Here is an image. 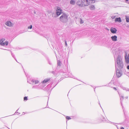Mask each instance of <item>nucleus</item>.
Masks as SVG:
<instances>
[{
	"label": "nucleus",
	"instance_id": "f704fd0d",
	"mask_svg": "<svg viewBox=\"0 0 129 129\" xmlns=\"http://www.w3.org/2000/svg\"><path fill=\"white\" fill-rule=\"evenodd\" d=\"M113 88H114V89L115 90H116V89H116V88H115V87H114Z\"/></svg>",
	"mask_w": 129,
	"mask_h": 129
},
{
	"label": "nucleus",
	"instance_id": "a19ab883",
	"mask_svg": "<svg viewBox=\"0 0 129 129\" xmlns=\"http://www.w3.org/2000/svg\"><path fill=\"white\" fill-rule=\"evenodd\" d=\"M7 127V128H8V127Z\"/></svg>",
	"mask_w": 129,
	"mask_h": 129
},
{
	"label": "nucleus",
	"instance_id": "e433bc0d",
	"mask_svg": "<svg viewBox=\"0 0 129 129\" xmlns=\"http://www.w3.org/2000/svg\"><path fill=\"white\" fill-rule=\"evenodd\" d=\"M49 63L50 64H51V62H49Z\"/></svg>",
	"mask_w": 129,
	"mask_h": 129
},
{
	"label": "nucleus",
	"instance_id": "0eeeda50",
	"mask_svg": "<svg viewBox=\"0 0 129 129\" xmlns=\"http://www.w3.org/2000/svg\"><path fill=\"white\" fill-rule=\"evenodd\" d=\"M111 32L113 34H115L117 31L116 29L115 28H111L110 29Z\"/></svg>",
	"mask_w": 129,
	"mask_h": 129
},
{
	"label": "nucleus",
	"instance_id": "b1692460",
	"mask_svg": "<svg viewBox=\"0 0 129 129\" xmlns=\"http://www.w3.org/2000/svg\"><path fill=\"white\" fill-rule=\"evenodd\" d=\"M64 42H65V46H67V41H66V40H65Z\"/></svg>",
	"mask_w": 129,
	"mask_h": 129
},
{
	"label": "nucleus",
	"instance_id": "f3484780",
	"mask_svg": "<svg viewBox=\"0 0 129 129\" xmlns=\"http://www.w3.org/2000/svg\"><path fill=\"white\" fill-rule=\"evenodd\" d=\"M125 19L126 21L127 22H129V17L127 16L125 17Z\"/></svg>",
	"mask_w": 129,
	"mask_h": 129
},
{
	"label": "nucleus",
	"instance_id": "2f4dec72",
	"mask_svg": "<svg viewBox=\"0 0 129 129\" xmlns=\"http://www.w3.org/2000/svg\"><path fill=\"white\" fill-rule=\"evenodd\" d=\"M19 109H18V110H17L16 111V112H15V113H18V112H17V111H18V110Z\"/></svg>",
	"mask_w": 129,
	"mask_h": 129
},
{
	"label": "nucleus",
	"instance_id": "1a4fd4ad",
	"mask_svg": "<svg viewBox=\"0 0 129 129\" xmlns=\"http://www.w3.org/2000/svg\"><path fill=\"white\" fill-rule=\"evenodd\" d=\"M89 8L91 10H93L95 9V7L93 5H91L89 6Z\"/></svg>",
	"mask_w": 129,
	"mask_h": 129
},
{
	"label": "nucleus",
	"instance_id": "f257e3e1",
	"mask_svg": "<svg viewBox=\"0 0 129 129\" xmlns=\"http://www.w3.org/2000/svg\"><path fill=\"white\" fill-rule=\"evenodd\" d=\"M117 66L118 68L120 69H121L123 68V62L120 56H118L117 57L116 59V63H115V66Z\"/></svg>",
	"mask_w": 129,
	"mask_h": 129
},
{
	"label": "nucleus",
	"instance_id": "f03ea898",
	"mask_svg": "<svg viewBox=\"0 0 129 129\" xmlns=\"http://www.w3.org/2000/svg\"><path fill=\"white\" fill-rule=\"evenodd\" d=\"M68 16L67 15L64 13L60 17L59 19L60 21L62 22H66L68 21Z\"/></svg>",
	"mask_w": 129,
	"mask_h": 129
},
{
	"label": "nucleus",
	"instance_id": "4468645a",
	"mask_svg": "<svg viewBox=\"0 0 129 129\" xmlns=\"http://www.w3.org/2000/svg\"><path fill=\"white\" fill-rule=\"evenodd\" d=\"M125 61L127 63H128L129 62V58L128 56H126L125 57Z\"/></svg>",
	"mask_w": 129,
	"mask_h": 129
},
{
	"label": "nucleus",
	"instance_id": "7c9ffc66",
	"mask_svg": "<svg viewBox=\"0 0 129 129\" xmlns=\"http://www.w3.org/2000/svg\"><path fill=\"white\" fill-rule=\"evenodd\" d=\"M80 23H83V21H82L81 20V22H80Z\"/></svg>",
	"mask_w": 129,
	"mask_h": 129
},
{
	"label": "nucleus",
	"instance_id": "f8f14e48",
	"mask_svg": "<svg viewBox=\"0 0 129 129\" xmlns=\"http://www.w3.org/2000/svg\"><path fill=\"white\" fill-rule=\"evenodd\" d=\"M87 0V2L86 1H85V2H82V4H85V3L86 4H88V5H90V0Z\"/></svg>",
	"mask_w": 129,
	"mask_h": 129
},
{
	"label": "nucleus",
	"instance_id": "6ab92c4d",
	"mask_svg": "<svg viewBox=\"0 0 129 129\" xmlns=\"http://www.w3.org/2000/svg\"><path fill=\"white\" fill-rule=\"evenodd\" d=\"M27 100V97L26 96L24 97V100Z\"/></svg>",
	"mask_w": 129,
	"mask_h": 129
},
{
	"label": "nucleus",
	"instance_id": "c03bdc74",
	"mask_svg": "<svg viewBox=\"0 0 129 129\" xmlns=\"http://www.w3.org/2000/svg\"><path fill=\"white\" fill-rule=\"evenodd\" d=\"M120 100H121V98H120Z\"/></svg>",
	"mask_w": 129,
	"mask_h": 129
},
{
	"label": "nucleus",
	"instance_id": "a211bd4d",
	"mask_svg": "<svg viewBox=\"0 0 129 129\" xmlns=\"http://www.w3.org/2000/svg\"><path fill=\"white\" fill-rule=\"evenodd\" d=\"M101 119L103 121H105L106 120V119L103 116H102Z\"/></svg>",
	"mask_w": 129,
	"mask_h": 129
},
{
	"label": "nucleus",
	"instance_id": "7ed1b4c3",
	"mask_svg": "<svg viewBox=\"0 0 129 129\" xmlns=\"http://www.w3.org/2000/svg\"><path fill=\"white\" fill-rule=\"evenodd\" d=\"M87 1V0H79L78 1L76 2V4L79 6L81 7H84L85 6H88V4H82V2H85V1Z\"/></svg>",
	"mask_w": 129,
	"mask_h": 129
},
{
	"label": "nucleus",
	"instance_id": "5701e85b",
	"mask_svg": "<svg viewBox=\"0 0 129 129\" xmlns=\"http://www.w3.org/2000/svg\"><path fill=\"white\" fill-rule=\"evenodd\" d=\"M32 26L31 25H30L28 27V28L31 29L32 28Z\"/></svg>",
	"mask_w": 129,
	"mask_h": 129
},
{
	"label": "nucleus",
	"instance_id": "ea45409f",
	"mask_svg": "<svg viewBox=\"0 0 129 129\" xmlns=\"http://www.w3.org/2000/svg\"><path fill=\"white\" fill-rule=\"evenodd\" d=\"M115 16H114V17H113V19L114 18H115Z\"/></svg>",
	"mask_w": 129,
	"mask_h": 129
},
{
	"label": "nucleus",
	"instance_id": "dca6fc26",
	"mask_svg": "<svg viewBox=\"0 0 129 129\" xmlns=\"http://www.w3.org/2000/svg\"><path fill=\"white\" fill-rule=\"evenodd\" d=\"M57 64L58 66H60L61 65V63L60 60H58L57 61Z\"/></svg>",
	"mask_w": 129,
	"mask_h": 129
},
{
	"label": "nucleus",
	"instance_id": "bb28decb",
	"mask_svg": "<svg viewBox=\"0 0 129 129\" xmlns=\"http://www.w3.org/2000/svg\"><path fill=\"white\" fill-rule=\"evenodd\" d=\"M5 40V39H2L1 40V41L3 42Z\"/></svg>",
	"mask_w": 129,
	"mask_h": 129
},
{
	"label": "nucleus",
	"instance_id": "58836bf2",
	"mask_svg": "<svg viewBox=\"0 0 129 129\" xmlns=\"http://www.w3.org/2000/svg\"><path fill=\"white\" fill-rule=\"evenodd\" d=\"M15 60H16V61L17 62V60H16V58H15Z\"/></svg>",
	"mask_w": 129,
	"mask_h": 129
},
{
	"label": "nucleus",
	"instance_id": "cd10ccee",
	"mask_svg": "<svg viewBox=\"0 0 129 129\" xmlns=\"http://www.w3.org/2000/svg\"><path fill=\"white\" fill-rule=\"evenodd\" d=\"M12 56H13V57L14 58V55L12 53H11Z\"/></svg>",
	"mask_w": 129,
	"mask_h": 129
},
{
	"label": "nucleus",
	"instance_id": "ddd939ff",
	"mask_svg": "<svg viewBox=\"0 0 129 129\" xmlns=\"http://www.w3.org/2000/svg\"><path fill=\"white\" fill-rule=\"evenodd\" d=\"M70 4L73 5H74L76 4V2L74 0H71L70 2Z\"/></svg>",
	"mask_w": 129,
	"mask_h": 129
},
{
	"label": "nucleus",
	"instance_id": "2eb2a0df",
	"mask_svg": "<svg viewBox=\"0 0 129 129\" xmlns=\"http://www.w3.org/2000/svg\"><path fill=\"white\" fill-rule=\"evenodd\" d=\"M50 80V78L47 79H44L43 81V83H46L48 81Z\"/></svg>",
	"mask_w": 129,
	"mask_h": 129
},
{
	"label": "nucleus",
	"instance_id": "72a5a7b5",
	"mask_svg": "<svg viewBox=\"0 0 129 129\" xmlns=\"http://www.w3.org/2000/svg\"><path fill=\"white\" fill-rule=\"evenodd\" d=\"M120 129H124L123 127H121L120 128Z\"/></svg>",
	"mask_w": 129,
	"mask_h": 129
},
{
	"label": "nucleus",
	"instance_id": "c756f323",
	"mask_svg": "<svg viewBox=\"0 0 129 129\" xmlns=\"http://www.w3.org/2000/svg\"><path fill=\"white\" fill-rule=\"evenodd\" d=\"M127 68L129 70V65L127 66Z\"/></svg>",
	"mask_w": 129,
	"mask_h": 129
},
{
	"label": "nucleus",
	"instance_id": "423d86ee",
	"mask_svg": "<svg viewBox=\"0 0 129 129\" xmlns=\"http://www.w3.org/2000/svg\"><path fill=\"white\" fill-rule=\"evenodd\" d=\"M8 42L7 41H6L5 42L1 41V45L4 46L5 45L6 46L8 45Z\"/></svg>",
	"mask_w": 129,
	"mask_h": 129
},
{
	"label": "nucleus",
	"instance_id": "aec40b11",
	"mask_svg": "<svg viewBox=\"0 0 129 129\" xmlns=\"http://www.w3.org/2000/svg\"><path fill=\"white\" fill-rule=\"evenodd\" d=\"M66 118L68 120L70 119H71V118L70 117L68 116H67L66 117Z\"/></svg>",
	"mask_w": 129,
	"mask_h": 129
},
{
	"label": "nucleus",
	"instance_id": "20e7f679",
	"mask_svg": "<svg viewBox=\"0 0 129 129\" xmlns=\"http://www.w3.org/2000/svg\"><path fill=\"white\" fill-rule=\"evenodd\" d=\"M56 13V15H55L54 16V17L55 18L59 16L61 13V9L60 7H58L57 8Z\"/></svg>",
	"mask_w": 129,
	"mask_h": 129
},
{
	"label": "nucleus",
	"instance_id": "9b49d317",
	"mask_svg": "<svg viewBox=\"0 0 129 129\" xmlns=\"http://www.w3.org/2000/svg\"><path fill=\"white\" fill-rule=\"evenodd\" d=\"M115 22H121V20L120 17L117 18H116L115 20Z\"/></svg>",
	"mask_w": 129,
	"mask_h": 129
},
{
	"label": "nucleus",
	"instance_id": "6e6552de",
	"mask_svg": "<svg viewBox=\"0 0 129 129\" xmlns=\"http://www.w3.org/2000/svg\"><path fill=\"white\" fill-rule=\"evenodd\" d=\"M111 38L113 41H116L117 40V37L116 36H112L111 37Z\"/></svg>",
	"mask_w": 129,
	"mask_h": 129
},
{
	"label": "nucleus",
	"instance_id": "a18cd8bd",
	"mask_svg": "<svg viewBox=\"0 0 129 129\" xmlns=\"http://www.w3.org/2000/svg\"><path fill=\"white\" fill-rule=\"evenodd\" d=\"M35 13H36L35 12H34Z\"/></svg>",
	"mask_w": 129,
	"mask_h": 129
},
{
	"label": "nucleus",
	"instance_id": "9d476101",
	"mask_svg": "<svg viewBox=\"0 0 129 129\" xmlns=\"http://www.w3.org/2000/svg\"><path fill=\"white\" fill-rule=\"evenodd\" d=\"M6 24L9 26H12V23L10 21H7L5 23Z\"/></svg>",
	"mask_w": 129,
	"mask_h": 129
},
{
	"label": "nucleus",
	"instance_id": "a878e982",
	"mask_svg": "<svg viewBox=\"0 0 129 129\" xmlns=\"http://www.w3.org/2000/svg\"><path fill=\"white\" fill-rule=\"evenodd\" d=\"M39 82V81L38 80H36L35 81V84H36L38 83Z\"/></svg>",
	"mask_w": 129,
	"mask_h": 129
},
{
	"label": "nucleus",
	"instance_id": "c85d7f7f",
	"mask_svg": "<svg viewBox=\"0 0 129 129\" xmlns=\"http://www.w3.org/2000/svg\"><path fill=\"white\" fill-rule=\"evenodd\" d=\"M31 82H35V80H31Z\"/></svg>",
	"mask_w": 129,
	"mask_h": 129
},
{
	"label": "nucleus",
	"instance_id": "473e14b6",
	"mask_svg": "<svg viewBox=\"0 0 129 129\" xmlns=\"http://www.w3.org/2000/svg\"><path fill=\"white\" fill-rule=\"evenodd\" d=\"M121 98L122 99H123V96H121Z\"/></svg>",
	"mask_w": 129,
	"mask_h": 129
},
{
	"label": "nucleus",
	"instance_id": "412c9836",
	"mask_svg": "<svg viewBox=\"0 0 129 129\" xmlns=\"http://www.w3.org/2000/svg\"><path fill=\"white\" fill-rule=\"evenodd\" d=\"M111 122V123H112L113 124H114L116 126V127H117V129H118L119 128L118 127V126H117V125H116L115 124V123H113V122Z\"/></svg>",
	"mask_w": 129,
	"mask_h": 129
},
{
	"label": "nucleus",
	"instance_id": "393cba45",
	"mask_svg": "<svg viewBox=\"0 0 129 129\" xmlns=\"http://www.w3.org/2000/svg\"><path fill=\"white\" fill-rule=\"evenodd\" d=\"M90 1H92V2H91V3H94L95 2V1H94V0H90Z\"/></svg>",
	"mask_w": 129,
	"mask_h": 129
},
{
	"label": "nucleus",
	"instance_id": "4be33fe9",
	"mask_svg": "<svg viewBox=\"0 0 129 129\" xmlns=\"http://www.w3.org/2000/svg\"><path fill=\"white\" fill-rule=\"evenodd\" d=\"M124 90H125L126 91H129V89L128 88H124Z\"/></svg>",
	"mask_w": 129,
	"mask_h": 129
},
{
	"label": "nucleus",
	"instance_id": "79ce46f5",
	"mask_svg": "<svg viewBox=\"0 0 129 129\" xmlns=\"http://www.w3.org/2000/svg\"><path fill=\"white\" fill-rule=\"evenodd\" d=\"M7 127V128H8V127Z\"/></svg>",
	"mask_w": 129,
	"mask_h": 129
},
{
	"label": "nucleus",
	"instance_id": "39448f33",
	"mask_svg": "<svg viewBox=\"0 0 129 129\" xmlns=\"http://www.w3.org/2000/svg\"><path fill=\"white\" fill-rule=\"evenodd\" d=\"M115 69L116 71V75L117 77L118 78L120 77L122 75V73L121 70L120 69L119 70L118 69V68L116 67V64Z\"/></svg>",
	"mask_w": 129,
	"mask_h": 129
},
{
	"label": "nucleus",
	"instance_id": "c9c22d12",
	"mask_svg": "<svg viewBox=\"0 0 129 129\" xmlns=\"http://www.w3.org/2000/svg\"><path fill=\"white\" fill-rule=\"evenodd\" d=\"M126 2H127L128 1V0H125Z\"/></svg>",
	"mask_w": 129,
	"mask_h": 129
},
{
	"label": "nucleus",
	"instance_id": "4c0bfd02",
	"mask_svg": "<svg viewBox=\"0 0 129 129\" xmlns=\"http://www.w3.org/2000/svg\"><path fill=\"white\" fill-rule=\"evenodd\" d=\"M128 98V96H126L125 97V98L126 99H127Z\"/></svg>",
	"mask_w": 129,
	"mask_h": 129
},
{
	"label": "nucleus",
	"instance_id": "37998d69",
	"mask_svg": "<svg viewBox=\"0 0 129 129\" xmlns=\"http://www.w3.org/2000/svg\"><path fill=\"white\" fill-rule=\"evenodd\" d=\"M7 127V128H8V127Z\"/></svg>",
	"mask_w": 129,
	"mask_h": 129
}]
</instances>
